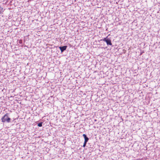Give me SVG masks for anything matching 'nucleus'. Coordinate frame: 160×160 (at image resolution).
<instances>
[{
    "mask_svg": "<svg viewBox=\"0 0 160 160\" xmlns=\"http://www.w3.org/2000/svg\"><path fill=\"white\" fill-rule=\"evenodd\" d=\"M3 12V8L0 6V14L2 13Z\"/></svg>",
    "mask_w": 160,
    "mask_h": 160,
    "instance_id": "nucleus-5",
    "label": "nucleus"
},
{
    "mask_svg": "<svg viewBox=\"0 0 160 160\" xmlns=\"http://www.w3.org/2000/svg\"><path fill=\"white\" fill-rule=\"evenodd\" d=\"M67 47L66 46H63V47H59L61 52H62L66 50Z\"/></svg>",
    "mask_w": 160,
    "mask_h": 160,
    "instance_id": "nucleus-2",
    "label": "nucleus"
},
{
    "mask_svg": "<svg viewBox=\"0 0 160 160\" xmlns=\"http://www.w3.org/2000/svg\"><path fill=\"white\" fill-rule=\"evenodd\" d=\"M106 42L108 45H112V43L111 40L109 38H108Z\"/></svg>",
    "mask_w": 160,
    "mask_h": 160,
    "instance_id": "nucleus-3",
    "label": "nucleus"
},
{
    "mask_svg": "<svg viewBox=\"0 0 160 160\" xmlns=\"http://www.w3.org/2000/svg\"><path fill=\"white\" fill-rule=\"evenodd\" d=\"M87 143L86 142H84V144L83 145V147H85L86 145V144H87Z\"/></svg>",
    "mask_w": 160,
    "mask_h": 160,
    "instance_id": "nucleus-8",
    "label": "nucleus"
},
{
    "mask_svg": "<svg viewBox=\"0 0 160 160\" xmlns=\"http://www.w3.org/2000/svg\"><path fill=\"white\" fill-rule=\"evenodd\" d=\"M108 38H104L103 39H102V40L104 41H105V42H106V41H107V39H108Z\"/></svg>",
    "mask_w": 160,
    "mask_h": 160,
    "instance_id": "nucleus-7",
    "label": "nucleus"
},
{
    "mask_svg": "<svg viewBox=\"0 0 160 160\" xmlns=\"http://www.w3.org/2000/svg\"><path fill=\"white\" fill-rule=\"evenodd\" d=\"M42 122L39 123L38 124V126L39 127H42Z\"/></svg>",
    "mask_w": 160,
    "mask_h": 160,
    "instance_id": "nucleus-6",
    "label": "nucleus"
},
{
    "mask_svg": "<svg viewBox=\"0 0 160 160\" xmlns=\"http://www.w3.org/2000/svg\"><path fill=\"white\" fill-rule=\"evenodd\" d=\"M8 113H6L2 118L1 120L2 122H10L11 118L8 117Z\"/></svg>",
    "mask_w": 160,
    "mask_h": 160,
    "instance_id": "nucleus-1",
    "label": "nucleus"
},
{
    "mask_svg": "<svg viewBox=\"0 0 160 160\" xmlns=\"http://www.w3.org/2000/svg\"><path fill=\"white\" fill-rule=\"evenodd\" d=\"M83 136L84 138V142H87L89 140L88 138L87 137L85 134H83Z\"/></svg>",
    "mask_w": 160,
    "mask_h": 160,
    "instance_id": "nucleus-4",
    "label": "nucleus"
}]
</instances>
